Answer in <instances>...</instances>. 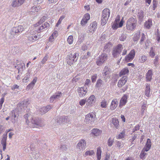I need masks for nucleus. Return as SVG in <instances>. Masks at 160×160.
<instances>
[{
	"label": "nucleus",
	"instance_id": "1",
	"mask_svg": "<svg viewBox=\"0 0 160 160\" xmlns=\"http://www.w3.org/2000/svg\"><path fill=\"white\" fill-rule=\"evenodd\" d=\"M24 30L23 27L21 25L13 27L9 35V38L13 39L18 35L19 33L21 32Z\"/></svg>",
	"mask_w": 160,
	"mask_h": 160
},
{
	"label": "nucleus",
	"instance_id": "2",
	"mask_svg": "<svg viewBox=\"0 0 160 160\" xmlns=\"http://www.w3.org/2000/svg\"><path fill=\"white\" fill-rule=\"evenodd\" d=\"M137 24L136 19L133 18H131L127 21L126 29L129 31H132L136 28Z\"/></svg>",
	"mask_w": 160,
	"mask_h": 160
},
{
	"label": "nucleus",
	"instance_id": "3",
	"mask_svg": "<svg viewBox=\"0 0 160 160\" xmlns=\"http://www.w3.org/2000/svg\"><path fill=\"white\" fill-rule=\"evenodd\" d=\"M33 30L39 33L46 30L49 27V24L45 22L44 23H36L34 25Z\"/></svg>",
	"mask_w": 160,
	"mask_h": 160
},
{
	"label": "nucleus",
	"instance_id": "4",
	"mask_svg": "<svg viewBox=\"0 0 160 160\" xmlns=\"http://www.w3.org/2000/svg\"><path fill=\"white\" fill-rule=\"evenodd\" d=\"M110 11L109 9L105 8L102 11L101 18V24L102 25H105L107 23L110 15Z\"/></svg>",
	"mask_w": 160,
	"mask_h": 160
},
{
	"label": "nucleus",
	"instance_id": "5",
	"mask_svg": "<svg viewBox=\"0 0 160 160\" xmlns=\"http://www.w3.org/2000/svg\"><path fill=\"white\" fill-rule=\"evenodd\" d=\"M123 48V45L121 44H119L114 47L112 52V55L114 58L118 57Z\"/></svg>",
	"mask_w": 160,
	"mask_h": 160
},
{
	"label": "nucleus",
	"instance_id": "6",
	"mask_svg": "<svg viewBox=\"0 0 160 160\" xmlns=\"http://www.w3.org/2000/svg\"><path fill=\"white\" fill-rule=\"evenodd\" d=\"M31 122L33 125L32 126L34 127H41L44 125V121L42 119L37 118H32Z\"/></svg>",
	"mask_w": 160,
	"mask_h": 160
},
{
	"label": "nucleus",
	"instance_id": "7",
	"mask_svg": "<svg viewBox=\"0 0 160 160\" xmlns=\"http://www.w3.org/2000/svg\"><path fill=\"white\" fill-rule=\"evenodd\" d=\"M77 53L70 54L67 56V62L70 65L72 64L73 63L77 61L78 58L77 57Z\"/></svg>",
	"mask_w": 160,
	"mask_h": 160
},
{
	"label": "nucleus",
	"instance_id": "8",
	"mask_svg": "<svg viewBox=\"0 0 160 160\" xmlns=\"http://www.w3.org/2000/svg\"><path fill=\"white\" fill-rule=\"evenodd\" d=\"M95 114L92 113L87 115L85 116V121L87 123H92L95 120Z\"/></svg>",
	"mask_w": 160,
	"mask_h": 160
},
{
	"label": "nucleus",
	"instance_id": "9",
	"mask_svg": "<svg viewBox=\"0 0 160 160\" xmlns=\"http://www.w3.org/2000/svg\"><path fill=\"white\" fill-rule=\"evenodd\" d=\"M10 117L12 119V122L15 123L17 120L18 116L17 110L14 109L12 110L10 113Z\"/></svg>",
	"mask_w": 160,
	"mask_h": 160
},
{
	"label": "nucleus",
	"instance_id": "10",
	"mask_svg": "<svg viewBox=\"0 0 160 160\" xmlns=\"http://www.w3.org/2000/svg\"><path fill=\"white\" fill-rule=\"evenodd\" d=\"M111 73L110 69L107 66H105L102 71V74L104 80L108 78Z\"/></svg>",
	"mask_w": 160,
	"mask_h": 160
},
{
	"label": "nucleus",
	"instance_id": "11",
	"mask_svg": "<svg viewBox=\"0 0 160 160\" xmlns=\"http://www.w3.org/2000/svg\"><path fill=\"white\" fill-rule=\"evenodd\" d=\"M108 58V55L105 53H102L99 57L97 61V64L98 65H100L102 63L106 60Z\"/></svg>",
	"mask_w": 160,
	"mask_h": 160
},
{
	"label": "nucleus",
	"instance_id": "12",
	"mask_svg": "<svg viewBox=\"0 0 160 160\" xmlns=\"http://www.w3.org/2000/svg\"><path fill=\"white\" fill-rule=\"evenodd\" d=\"M86 143L85 141L83 139H82L79 141L77 145V148L79 151L81 150H84L85 148Z\"/></svg>",
	"mask_w": 160,
	"mask_h": 160
},
{
	"label": "nucleus",
	"instance_id": "13",
	"mask_svg": "<svg viewBox=\"0 0 160 160\" xmlns=\"http://www.w3.org/2000/svg\"><path fill=\"white\" fill-rule=\"evenodd\" d=\"M62 95V93L61 92H56L50 98V102H52L54 101H58L60 99Z\"/></svg>",
	"mask_w": 160,
	"mask_h": 160
},
{
	"label": "nucleus",
	"instance_id": "14",
	"mask_svg": "<svg viewBox=\"0 0 160 160\" xmlns=\"http://www.w3.org/2000/svg\"><path fill=\"white\" fill-rule=\"evenodd\" d=\"M34 31H32L30 32V35L28 37V40L31 42H34L38 39V34L36 33H33Z\"/></svg>",
	"mask_w": 160,
	"mask_h": 160
},
{
	"label": "nucleus",
	"instance_id": "15",
	"mask_svg": "<svg viewBox=\"0 0 160 160\" xmlns=\"http://www.w3.org/2000/svg\"><path fill=\"white\" fill-rule=\"evenodd\" d=\"M96 98L94 95H91L86 100V105L88 106H91L95 102Z\"/></svg>",
	"mask_w": 160,
	"mask_h": 160
},
{
	"label": "nucleus",
	"instance_id": "16",
	"mask_svg": "<svg viewBox=\"0 0 160 160\" xmlns=\"http://www.w3.org/2000/svg\"><path fill=\"white\" fill-rule=\"evenodd\" d=\"M135 52L134 49L132 50L125 57V60L130 62L132 60L135 56Z\"/></svg>",
	"mask_w": 160,
	"mask_h": 160
},
{
	"label": "nucleus",
	"instance_id": "17",
	"mask_svg": "<svg viewBox=\"0 0 160 160\" xmlns=\"http://www.w3.org/2000/svg\"><path fill=\"white\" fill-rule=\"evenodd\" d=\"M87 92V87H83L79 88L78 90L79 96L81 97H82L85 96Z\"/></svg>",
	"mask_w": 160,
	"mask_h": 160
},
{
	"label": "nucleus",
	"instance_id": "18",
	"mask_svg": "<svg viewBox=\"0 0 160 160\" xmlns=\"http://www.w3.org/2000/svg\"><path fill=\"white\" fill-rule=\"evenodd\" d=\"M25 1V0H13L11 5L13 8L18 7L22 4Z\"/></svg>",
	"mask_w": 160,
	"mask_h": 160
},
{
	"label": "nucleus",
	"instance_id": "19",
	"mask_svg": "<svg viewBox=\"0 0 160 160\" xmlns=\"http://www.w3.org/2000/svg\"><path fill=\"white\" fill-rule=\"evenodd\" d=\"M127 95H124L120 99L119 105V107L120 108H121L122 107L125 105L127 102L128 99Z\"/></svg>",
	"mask_w": 160,
	"mask_h": 160
},
{
	"label": "nucleus",
	"instance_id": "20",
	"mask_svg": "<svg viewBox=\"0 0 160 160\" xmlns=\"http://www.w3.org/2000/svg\"><path fill=\"white\" fill-rule=\"evenodd\" d=\"M97 28V23L95 21L93 22L90 24L89 26V30L88 32H93Z\"/></svg>",
	"mask_w": 160,
	"mask_h": 160
},
{
	"label": "nucleus",
	"instance_id": "21",
	"mask_svg": "<svg viewBox=\"0 0 160 160\" xmlns=\"http://www.w3.org/2000/svg\"><path fill=\"white\" fill-rule=\"evenodd\" d=\"M127 81V77L126 76L122 77L118 81V85L119 87L121 88L126 83Z\"/></svg>",
	"mask_w": 160,
	"mask_h": 160
},
{
	"label": "nucleus",
	"instance_id": "22",
	"mask_svg": "<svg viewBox=\"0 0 160 160\" xmlns=\"http://www.w3.org/2000/svg\"><path fill=\"white\" fill-rule=\"evenodd\" d=\"M7 135V134H4L2 136V138L1 141V143L3 147V150L4 151L6 149V141Z\"/></svg>",
	"mask_w": 160,
	"mask_h": 160
},
{
	"label": "nucleus",
	"instance_id": "23",
	"mask_svg": "<svg viewBox=\"0 0 160 160\" xmlns=\"http://www.w3.org/2000/svg\"><path fill=\"white\" fill-rule=\"evenodd\" d=\"M151 146V140L150 139H148L143 149V151L147 152L150 148Z\"/></svg>",
	"mask_w": 160,
	"mask_h": 160
},
{
	"label": "nucleus",
	"instance_id": "24",
	"mask_svg": "<svg viewBox=\"0 0 160 160\" xmlns=\"http://www.w3.org/2000/svg\"><path fill=\"white\" fill-rule=\"evenodd\" d=\"M152 26V21L151 19H148L144 23V27L147 29L150 28Z\"/></svg>",
	"mask_w": 160,
	"mask_h": 160
},
{
	"label": "nucleus",
	"instance_id": "25",
	"mask_svg": "<svg viewBox=\"0 0 160 160\" xmlns=\"http://www.w3.org/2000/svg\"><path fill=\"white\" fill-rule=\"evenodd\" d=\"M118 104V101L117 99L112 100L110 106V109L112 110H114L117 107Z\"/></svg>",
	"mask_w": 160,
	"mask_h": 160
},
{
	"label": "nucleus",
	"instance_id": "26",
	"mask_svg": "<svg viewBox=\"0 0 160 160\" xmlns=\"http://www.w3.org/2000/svg\"><path fill=\"white\" fill-rule=\"evenodd\" d=\"M52 107L50 105H48L46 107L42 108L40 109V111L42 114H44L52 108Z\"/></svg>",
	"mask_w": 160,
	"mask_h": 160
},
{
	"label": "nucleus",
	"instance_id": "27",
	"mask_svg": "<svg viewBox=\"0 0 160 160\" xmlns=\"http://www.w3.org/2000/svg\"><path fill=\"white\" fill-rule=\"evenodd\" d=\"M137 16L138 18L139 21L142 22L144 19V12L141 10H138L137 14Z\"/></svg>",
	"mask_w": 160,
	"mask_h": 160
},
{
	"label": "nucleus",
	"instance_id": "28",
	"mask_svg": "<svg viewBox=\"0 0 160 160\" xmlns=\"http://www.w3.org/2000/svg\"><path fill=\"white\" fill-rule=\"evenodd\" d=\"M123 22V21L122 18V19L119 22V24L117 23H115L114 22L113 25H112V27L113 29H116L118 27L121 28L122 26Z\"/></svg>",
	"mask_w": 160,
	"mask_h": 160
},
{
	"label": "nucleus",
	"instance_id": "29",
	"mask_svg": "<svg viewBox=\"0 0 160 160\" xmlns=\"http://www.w3.org/2000/svg\"><path fill=\"white\" fill-rule=\"evenodd\" d=\"M28 103V102L27 101H23L19 103L17 106V109L19 110L20 108L21 109H22L23 108H24V107H27V103Z\"/></svg>",
	"mask_w": 160,
	"mask_h": 160
},
{
	"label": "nucleus",
	"instance_id": "30",
	"mask_svg": "<svg viewBox=\"0 0 160 160\" xmlns=\"http://www.w3.org/2000/svg\"><path fill=\"white\" fill-rule=\"evenodd\" d=\"M156 47L154 46L150 48V51L149 52V55L152 58H153L156 55Z\"/></svg>",
	"mask_w": 160,
	"mask_h": 160
},
{
	"label": "nucleus",
	"instance_id": "31",
	"mask_svg": "<svg viewBox=\"0 0 160 160\" xmlns=\"http://www.w3.org/2000/svg\"><path fill=\"white\" fill-rule=\"evenodd\" d=\"M150 84L148 83L146 84L145 89V95L148 97H150Z\"/></svg>",
	"mask_w": 160,
	"mask_h": 160
},
{
	"label": "nucleus",
	"instance_id": "32",
	"mask_svg": "<svg viewBox=\"0 0 160 160\" xmlns=\"http://www.w3.org/2000/svg\"><path fill=\"white\" fill-rule=\"evenodd\" d=\"M31 70H28L27 73L25 75V77L22 80L23 82H26L29 80V78L30 76Z\"/></svg>",
	"mask_w": 160,
	"mask_h": 160
},
{
	"label": "nucleus",
	"instance_id": "33",
	"mask_svg": "<svg viewBox=\"0 0 160 160\" xmlns=\"http://www.w3.org/2000/svg\"><path fill=\"white\" fill-rule=\"evenodd\" d=\"M152 71L151 70H149L148 71L146 76V79L147 81H150L152 79Z\"/></svg>",
	"mask_w": 160,
	"mask_h": 160
},
{
	"label": "nucleus",
	"instance_id": "34",
	"mask_svg": "<svg viewBox=\"0 0 160 160\" xmlns=\"http://www.w3.org/2000/svg\"><path fill=\"white\" fill-rule=\"evenodd\" d=\"M111 46L112 44L110 42H109L106 44L103 48V51L107 52H109Z\"/></svg>",
	"mask_w": 160,
	"mask_h": 160
},
{
	"label": "nucleus",
	"instance_id": "35",
	"mask_svg": "<svg viewBox=\"0 0 160 160\" xmlns=\"http://www.w3.org/2000/svg\"><path fill=\"white\" fill-rule=\"evenodd\" d=\"M100 107L101 108H106L107 107L108 104V102L107 99H104L100 102Z\"/></svg>",
	"mask_w": 160,
	"mask_h": 160
},
{
	"label": "nucleus",
	"instance_id": "36",
	"mask_svg": "<svg viewBox=\"0 0 160 160\" xmlns=\"http://www.w3.org/2000/svg\"><path fill=\"white\" fill-rule=\"evenodd\" d=\"M147 57L144 55H140L139 57L138 62L141 63H144L147 60Z\"/></svg>",
	"mask_w": 160,
	"mask_h": 160
},
{
	"label": "nucleus",
	"instance_id": "37",
	"mask_svg": "<svg viewBox=\"0 0 160 160\" xmlns=\"http://www.w3.org/2000/svg\"><path fill=\"white\" fill-rule=\"evenodd\" d=\"M102 133V131L97 128H94L92 130V133L94 135L97 136Z\"/></svg>",
	"mask_w": 160,
	"mask_h": 160
},
{
	"label": "nucleus",
	"instance_id": "38",
	"mask_svg": "<svg viewBox=\"0 0 160 160\" xmlns=\"http://www.w3.org/2000/svg\"><path fill=\"white\" fill-rule=\"evenodd\" d=\"M112 122L113 125L117 129L119 128V121L116 118H112Z\"/></svg>",
	"mask_w": 160,
	"mask_h": 160
},
{
	"label": "nucleus",
	"instance_id": "39",
	"mask_svg": "<svg viewBox=\"0 0 160 160\" xmlns=\"http://www.w3.org/2000/svg\"><path fill=\"white\" fill-rule=\"evenodd\" d=\"M129 72V70L127 68L123 69L119 73V76H121L123 75H127Z\"/></svg>",
	"mask_w": 160,
	"mask_h": 160
},
{
	"label": "nucleus",
	"instance_id": "40",
	"mask_svg": "<svg viewBox=\"0 0 160 160\" xmlns=\"http://www.w3.org/2000/svg\"><path fill=\"white\" fill-rule=\"evenodd\" d=\"M101 150L100 147H99L97 148V160H100L101 157Z\"/></svg>",
	"mask_w": 160,
	"mask_h": 160
},
{
	"label": "nucleus",
	"instance_id": "41",
	"mask_svg": "<svg viewBox=\"0 0 160 160\" xmlns=\"http://www.w3.org/2000/svg\"><path fill=\"white\" fill-rule=\"evenodd\" d=\"M94 154V152L93 150H88L85 153L83 154V156L84 157H86L88 156H91Z\"/></svg>",
	"mask_w": 160,
	"mask_h": 160
},
{
	"label": "nucleus",
	"instance_id": "42",
	"mask_svg": "<svg viewBox=\"0 0 160 160\" xmlns=\"http://www.w3.org/2000/svg\"><path fill=\"white\" fill-rule=\"evenodd\" d=\"M62 119L63 123L68 122L70 121V118L67 116H62Z\"/></svg>",
	"mask_w": 160,
	"mask_h": 160
},
{
	"label": "nucleus",
	"instance_id": "43",
	"mask_svg": "<svg viewBox=\"0 0 160 160\" xmlns=\"http://www.w3.org/2000/svg\"><path fill=\"white\" fill-rule=\"evenodd\" d=\"M147 103L146 102H143L141 107V112L142 114H143L145 112L147 107Z\"/></svg>",
	"mask_w": 160,
	"mask_h": 160
},
{
	"label": "nucleus",
	"instance_id": "44",
	"mask_svg": "<svg viewBox=\"0 0 160 160\" xmlns=\"http://www.w3.org/2000/svg\"><path fill=\"white\" fill-rule=\"evenodd\" d=\"M65 17V16L64 15H62L60 17V18L59 19L57 23L56 24V26L58 27V25L61 24L62 21V20L63 19H64Z\"/></svg>",
	"mask_w": 160,
	"mask_h": 160
},
{
	"label": "nucleus",
	"instance_id": "45",
	"mask_svg": "<svg viewBox=\"0 0 160 160\" xmlns=\"http://www.w3.org/2000/svg\"><path fill=\"white\" fill-rule=\"evenodd\" d=\"M145 152V151H143V150H142L140 155V158L143 160H144L145 158V156L147 155V153Z\"/></svg>",
	"mask_w": 160,
	"mask_h": 160
},
{
	"label": "nucleus",
	"instance_id": "46",
	"mask_svg": "<svg viewBox=\"0 0 160 160\" xmlns=\"http://www.w3.org/2000/svg\"><path fill=\"white\" fill-rule=\"evenodd\" d=\"M140 33L138 32L136 33L133 39L134 41H138L140 38Z\"/></svg>",
	"mask_w": 160,
	"mask_h": 160
},
{
	"label": "nucleus",
	"instance_id": "47",
	"mask_svg": "<svg viewBox=\"0 0 160 160\" xmlns=\"http://www.w3.org/2000/svg\"><path fill=\"white\" fill-rule=\"evenodd\" d=\"M68 43L70 44L72 43L73 41V37L72 36H69L67 40Z\"/></svg>",
	"mask_w": 160,
	"mask_h": 160
},
{
	"label": "nucleus",
	"instance_id": "48",
	"mask_svg": "<svg viewBox=\"0 0 160 160\" xmlns=\"http://www.w3.org/2000/svg\"><path fill=\"white\" fill-rule=\"evenodd\" d=\"M60 149L61 151L66 150L67 147L66 144H61L60 146Z\"/></svg>",
	"mask_w": 160,
	"mask_h": 160
},
{
	"label": "nucleus",
	"instance_id": "49",
	"mask_svg": "<svg viewBox=\"0 0 160 160\" xmlns=\"http://www.w3.org/2000/svg\"><path fill=\"white\" fill-rule=\"evenodd\" d=\"M40 156V154L38 153H36L33 152V154H32V158L34 159H37L38 158V157Z\"/></svg>",
	"mask_w": 160,
	"mask_h": 160
},
{
	"label": "nucleus",
	"instance_id": "50",
	"mask_svg": "<svg viewBox=\"0 0 160 160\" xmlns=\"http://www.w3.org/2000/svg\"><path fill=\"white\" fill-rule=\"evenodd\" d=\"M125 134V131H122L120 134H119L117 136V139H121L123 138Z\"/></svg>",
	"mask_w": 160,
	"mask_h": 160
},
{
	"label": "nucleus",
	"instance_id": "51",
	"mask_svg": "<svg viewBox=\"0 0 160 160\" xmlns=\"http://www.w3.org/2000/svg\"><path fill=\"white\" fill-rule=\"evenodd\" d=\"M88 21V20H87L85 18H83L82 19L80 23L82 26H83L85 25L87 23Z\"/></svg>",
	"mask_w": 160,
	"mask_h": 160
},
{
	"label": "nucleus",
	"instance_id": "52",
	"mask_svg": "<svg viewBox=\"0 0 160 160\" xmlns=\"http://www.w3.org/2000/svg\"><path fill=\"white\" fill-rule=\"evenodd\" d=\"M103 81L101 79H98L97 82L96 87H99L100 86L101 84L103 83Z\"/></svg>",
	"mask_w": 160,
	"mask_h": 160
},
{
	"label": "nucleus",
	"instance_id": "53",
	"mask_svg": "<svg viewBox=\"0 0 160 160\" xmlns=\"http://www.w3.org/2000/svg\"><path fill=\"white\" fill-rule=\"evenodd\" d=\"M48 56L47 54H46L44 57L42 59V60L41 61V63L44 64L46 63V61L48 60Z\"/></svg>",
	"mask_w": 160,
	"mask_h": 160
},
{
	"label": "nucleus",
	"instance_id": "54",
	"mask_svg": "<svg viewBox=\"0 0 160 160\" xmlns=\"http://www.w3.org/2000/svg\"><path fill=\"white\" fill-rule=\"evenodd\" d=\"M62 116L58 117L56 119L57 122L59 124L63 123L62 119Z\"/></svg>",
	"mask_w": 160,
	"mask_h": 160
},
{
	"label": "nucleus",
	"instance_id": "55",
	"mask_svg": "<svg viewBox=\"0 0 160 160\" xmlns=\"http://www.w3.org/2000/svg\"><path fill=\"white\" fill-rule=\"evenodd\" d=\"M86 102V100L85 99H83L80 100L79 104L81 106H83L85 105Z\"/></svg>",
	"mask_w": 160,
	"mask_h": 160
},
{
	"label": "nucleus",
	"instance_id": "56",
	"mask_svg": "<svg viewBox=\"0 0 160 160\" xmlns=\"http://www.w3.org/2000/svg\"><path fill=\"white\" fill-rule=\"evenodd\" d=\"M126 38V34H122L120 37V40L121 41H124Z\"/></svg>",
	"mask_w": 160,
	"mask_h": 160
},
{
	"label": "nucleus",
	"instance_id": "57",
	"mask_svg": "<svg viewBox=\"0 0 160 160\" xmlns=\"http://www.w3.org/2000/svg\"><path fill=\"white\" fill-rule=\"evenodd\" d=\"M34 85H35L31 82L27 86L26 89L28 90L32 89Z\"/></svg>",
	"mask_w": 160,
	"mask_h": 160
},
{
	"label": "nucleus",
	"instance_id": "58",
	"mask_svg": "<svg viewBox=\"0 0 160 160\" xmlns=\"http://www.w3.org/2000/svg\"><path fill=\"white\" fill-rule=\"evenodd\" d=\"M34 85H35L31 82L27 86L26 89L28 90L32 89Z\"/></svg>",
	"mask_w": 160,
	"mask_h": 160
},
{
	"label": "nucleus",
	"instance_id": "59",
	"mask_svg": "<svg viewBox=\"0 0 160 160\" xmlns=\"http://www.w3.org/2000/svg\"><path fill=\"white\" fill-rule=\"evenodd\" d=\"M158 55L156 56L154 60V64L155 65L156 67H157V65H158Z\"/></svg>",
	"mask_w": 160,
	"mask_h": 160
},
{
	"label": "nucleus",
	"instance_id": "60",
	"mask_svg": "<svg viewBox=\"0 0 160 160\" xmlns=\"http://www.w3.org/2000/svg\"><path fill=\"white\" fill-rule=\"evenodd\" d=\"M113 142V140L109 138L108 142V145L109 146L111 147L112 145Z\"/></svg>",
	"mask_w": 160,
	"mask_h": 160
},
{
	"label": "nucleus",
	"instance_id": "61",
	"mask_svg": "<svg viewBox=\"0 0 160 160\" xmlns=\"http://www.w3.org/2000/svg\"><path fill=\"white\" fill-rule=\"evenodd\" d=\"M97 75L96 74L93 75L92 76L91 78L92 82H95L96 81V79L97 78Z\"/></svg>",
	"mask_w": 160,
	"mask_h": 160
},
{
	"label": "nucleus",
	"instance_id": "62",
	"mask_svg": "<svg viewBox=\"0 0 160 160\" xmlns=\"http://www.w3.org/2000/svg\"><path fill=\"white\" fill-rule=\"evenodd\" d=\"M58 35V32L57 31H54L53 33L52 34L51 36L52 37H53L54 38H56L57 37Z\"/></svg>",
	"mask_w": 160,
	"mask_h": 160
},
{
	"label": "nucleus",
	"instance_id": "63",
	"mask_svg": "<svg viewBox=\"0 0 160 160\" xmlns=\"http://www.w3.org/2000/svg\"><path fill=\"white\" fill-rule=\"evenodd\" d=\"M18 47H14L12 48V52L13 53L14 52L15 53H17L18 52Z\"/></svg>",
	"mask_w": 160,
	"mask_h": 160
},
{
	"label": "nucleus",
	"instance_id": "64",
	"mask_svg": "<svg viewBox=\"0 0 160 160\" xmlns=\"http://www.w3.org/2000/svg\"><path fill=\"white\" fill-rule=\"evenodd\" d=\"M46 17H43L41 19H40L39 22L37 23H42L46 20Z\"/></svg>",
	"mask_w": 160,
	"mask_h": 160
}]
</instances>
